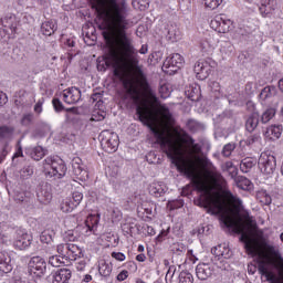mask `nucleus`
<instances>
[{"instance_id":"cd10ccee","label":"nucleus","mask_w":283,"mask_h":283,"mask_svg":"<svg viewBox=\"0 0 283 283\" xmlns=\"http://www.w3.org/2000/svg\"><path fill=\"white\" fill-rule=\"evenodd\" d=\"M60 209L63 213H72V211L76 209V206L72 198H66L61 202Z\"/></svg>"},{"instance_id":"4468645a","label":"nucleus","mask_w":283,"mask_h":283,"mask_svg":"<svg viewBox=\"0 0 283 283\" xmlns=\"http://www.w3.org/2000/svg\"><path fill=\"white\" fill-rule=\"evenodd\" d=\"M195 74L199 81H205L209 77V63L201 61L195 64Z\"/></svg>"},{"instance_id":"3c124183","label":"nucleus","mask_w":283,"mask_h":283,"mask_svg":"<svg viewBox=\"0 0 283 283\" xmlns=\"http://www.w3.org/2000/svg\"><path fill=\"white\" fill-rule=\"evenodd\" d=\"M32 174H34V168H32L31 166H25L21 170L22 178H28V177L32 176Z\"/></svg>"},{"instance_id":"f3484780","label":"nucleus","mask_w":283,"mask_h":283,"mask_svg":"<svg viewBox=\"0 0 283 283\" xmlns=\"http://www.w3.org/2000/svg\"><path fill=\"white\" fill-rule=\"evenodd\" d=\"M72 169L74 176L77 178H85L87 171H85V167L83 166V160L80 157H74L72 160Z\"/></svg>"},{"instance_id":"2f4dec72","label":"nucleus","mask_w":283,"mask_h":283,"mask_svg":"<svg viewBox=\"0 0 283 283\" xmlns=\"http://www.w3.org/2000/svg\"><path fill=\"white\" fill-rule=\"evenodd\" d=\"M98 273L102 277H109V275H112V264L106 263L105 261L101 262Z\"/></svg>"},{"instance_id":"72a5a7b5","label":"nucleus","mask_w":283,"mask_h":283,"mask_svg":"<svg viewBox=\"0 0 283 283\" xmlns=\"http://www.w3.org/2000/svg\"><path fill=\"white\" fill-rule=\"evenodd\" d=\"M85 227L88 231H94V228L98 227V216L90 214L85 220Z\"/></svg>"},{"instance_id":"f257e3e1","label":"nucleus","mask_w":283,"mask_h":283,"mask_svg":"<svg viewBox=\"0 0 283 283\" xmlns=\"http://www.w3.org/2000/svg\"><path fill=\"white\" fill-rule=\"evenodd\" d=\"M178 171L186 176H191L196 189L200 191V197L195 200L197 207H203L207 213L216 216L221 213V220L228 229H233L234 233L241 234V242L250 255H260L262 261L259 264L261 275H264L270 283H283V258L277 256V248L266 240H259L253 233V218L249 214L240 216L242 211V199L231 193L224 192V198L233 208L227 207L220 192L213 185L205 179L196 178L198 164L209 165L211 161L200 157H170Z\"/></svg>"},{"instance_id":"412c9836","label":"nucleus","mask_w":283,"mask_h":283,"mask_svg":"<svg viewBox=\"0 0 283 283\" xmlns=\"http://www.w3.org/2000/svg\"><path fill=\"white\" fill-rule=\"evenodd\" d=\"M265 138L270 140H277L282 136V125H272L266 128L264 133Z\"/></svg>"},{"instance_id":"69168bd1","label":"nucleus","mask_w":283,"mask_h":283,"mask_svg":"<svg viewBox=\"0 0 283 283\" xmlns=\"http://www.w3.org/2000/svg\"><path fill=\"white\" fill-rule=\"evenodd\" d=\"M228 174L230 176V178H237L238 177V168L234 166L233 168H231L230 170H228Z\"/></svg>"},{"instance_id":"dca6fc26","label":"nucleus","mask_w":283,"mask_h":283,"mask_svg":"<svg viewBox=\"0 0 283 283\" xmlns=\"http://www.w3.org/2000/svg\"><path fill=\"white\" fill-rule=\"evenodd\" d=\"M148 191L150 196L155 198H163L164 193H167V186L163 182H153L150 184Z\"/></svg>"},{"instance_id":"e433bc0d","label":"nucleus","mask_w":283,"mask_h":283,"mask_svg":"<svg viewBox=\"0 0 283 283\" xmlns=\"http://www.w3.org/2000/svg\"><path fill=\"white\" fill-rule=\"evenodd\" d=\"M32 120H34V114L27 113L22 115L20 124L22 125V127H30V125H32Z\"/></svg>"},{"instance_id":"bf43d9fd","label":"nucleus","mask_w":283,"mask_h":283,"mask_svg":"<svg viewBox=\"0 0 283 283\" xmlns=\"http://www.w3.org/2000/svg\"><path fill=\"white\" fill-rule=\"evenodd\" d=\"M8 103V95L0 91V107H3Z\"/></svg>"},{"instance_id":"9d476101","label":"nucleus","mask_w":283,"mask_h":283,"mask_svg":"<svg viewBox=\"0 0 283 283\" xmlns=\"http://www.w3.org/2000/svg\"><path fill=\"white\" fill-rule=\"evenodd\" d=\"M82 98L81 88L76 86L69 87L62 92V101L67 105H76Z\"/></svg>"},{"instance_id":"c9c22d12","label":"nucleus","mask_w":283,"mask_h":283,"mask_svg":"<svg viewBox=\"0 0 283 283\" xmlns=\"http://www.w3.org/2000/svg\"><path fill=\"white\" fill-rule=\"evenodd\" d=\"M70 243H61L56 247L57 254L62 260H67Z\"/></svg>"},{"instance_id":"de8ad7c7","label":"nucleus","mask_w":283,"mask_h":283,"mask_svg":"<svg viewBox=\"0 0 283 283\" xmlns=\"http://www.w3.org/2000/svg\"><path fill=\"white\" fill-rule=\"evenodd\" d=\"M211 179L213 180L214 185H224V178L220 172H213L211 175Z\"/></svg>"},{"instance_id":"5fc2aeb1","label":"nucleus","mask_w":283,"mask_h":283,"mask_svg":"<svg viewBox=\"0 0 283 283\" xmlns=\"http://www.w3.org/2000/svg\"><path fill=\"white\" fill-rule=\"evenodd\" d=\"M247 109L250 114H258V111L255 109V103H253L252 101H249L247 103Z\"/></svg>"},{"instance_id":"39448f33","label":"nucleus","mask_w":283,"mask_h":283,"mask_svg":"<svg viewBox=\"0 0 283 283\" xmlns=\"http://www.w3.org/2000/svg\"><path fill=\"white\" fill-rule=\"evenodd\" d=\"M99 138L104 151H107L108 154H114V151L118 149V134L112 133L109 130H103L99 135Z\"/></svg>"},{"instance_id":"8fccbe9b","label":"nucleus","mask_w":283,"mask_h":283,"mask_svg":"<svg viewBox=\"0 0 283 283\" xmlns=\"http://www.w3.org/2000/svg\"><path fill=\"white\" fill-rule=\"evenodd\" d=\"M200 127H202V125L195 119L188 120V128L190 129V132H198Z\"/></svg>"},{"instance_id":"09e8293b","label":"nucleus","mask_w":283,"mask_h":283,"mask_svg":"<svg viewBox=\"0 0 283 283\" xmlns=\"http://www.w3.org/2000/svg\"><path fill=\"white\" fill-rule=\"evenodd\" d=\"M52 104L55 112H63V109H65V107L63 106V102L59 98H53Z\"/></svg>"},{"instance_id":"4be33fe9","label":"nucleus","mask_w":283,"mask_h":283,"mask_svg":"<svg viewBox=\"0 0 283 283\" xmlns=\"http://www.w3.org/2000/svg\"><path fill=\"white\" fill-rule=\"evenodd\" d=\"M72 277V271L69 269H61L59 270L53 279V283H67Z\"/></svg>"},{"instance_id":"6ab92c4d","label":"nucleus","mask_w":283,"mask_h":283,"mask_svg":"<svg viewBox=\"0 0 283 283\" xmlns=\"http://www.w3.org/2000/svg\"><path fill=\"white\" fill-rule=\"evenodd\" d=\"M36 196L41 205H50V202H52V192L48 189V186L40 188Z\"/></svg>"},{"instance_id":"58836bf2","label":"nucleus","mask_w":283,"mask_h":283,"mask_svg":"<svg viewBox=\"0 0 283 283\" xmlns=\"http://www.w3.org/2000/svg\"><path fill=\"white\" fill-rule=\"evenodd\" d=\"M272 97H273V90L271 88V86L264 87L259 95V98L261 101H269V98H272Z\"/></svg>"},{"instance_id":"4d7b16f0","label":"nucleus","mask_w":283,"mask_h":283,"mask_svg":"<svg viewBox=\"0 0 283 283\" xmlns=\"http://www.w3.org/2000/svg\"><path fill=\"white\" fill-rule=\"evenodd\" d=\"M34 112L35 114H41L43 112V101H38L34 105Z\"/></svg>"},{"instance_id":"774afa93","label":"nucleus","mask_w":283,"mask_h":283,"mask_svg":"<svg viewBox=\"0 0 283 283\" xmlns=\"http://www.w3.org/2000/svg\"><path fill=\"white\" fill-rule=\"evenodd\" d=\"M188 258H189L190 262H192V264H196L198 261V259L193 255V250L188 251Z\"/></svg>"},{"instance_id":"423d86ee","label":"nucleus","mask_w":283,"mask_h":283,"mask_svg":"<svg viewBox=\"0 0 283 283\" xmlns=\"http://www.w3.org/2000/svg\"><path fill=\"white\" fill-rule=\"evenodd\" d=\"M1 23L4 34H7L8 39H10V36H14V33L17 30H19L21 19L15 14L8 13L1 19Z\"/></svg>"},{"instance_id":"13d9d810","label":"nucleus","mask_w":283,"mask_h":283,"mask_svg":"<svg viewBox=\"0 0 283 283\" xmlns=\"http://www.w3.org/2000/svg\"><path fill=\"white\" fill-rule=\"evenodd\" d=\"M91 120H94L95 123H98L101 120H105V115L103 114H93L91 117Z\"/></svg>"},{"instance_id":"052dcab7","label":"nucleus","mask_w":283,"mask_h":283,"mask_svg":"<svg viewBox=\"0 0 283 283\" xmlns=\"http://www.w3.org/2000/svg\"><path fill=\"white\" fill-rule=\"evenodd\" d=\"M201 48L205 52H209V50H211V42L209 41H202L201 42Z\"/></svg>"},{"instance_id":"4c0bfd02","label":"nucleus","mask_w":283,"mask_h":283,"mask_svg":"<svg viewBox=\"0 0 283 283\" xmlns=\"http://www.w3.org/2000/svg\"><path fill=\"white\" fill-rule=\"evenodd\" d=\"M211 252L217 255V258H231V255L229 254V249H226L224 251H222V245H218L216 248H213L211 250Z\"/></svg>"},{"instance_id":"6e6552de","label":"nucleus","mask_w":283,"mask_h":283,"mask_svg":"<svg viewBox=\"0 0 283 283\" xmlns=\"http://www.w3.org/2000/svg\"><path fill=\"white\" fill-rule=\"evenodd\" d=\"M48 269V263H45V259L41 256H33L29 261V273L31 275H36V277H41L45 270Z\"/></svg>"},{"instance_id":"20e7f679","label":"nucleus","mask_w":283,"mask_h":283,"mask_svg":"<svg viewBox=\"0 0 283 283\" xmlns=\"http://www.w3.org/2000/svg\"><path fill=\"white\" fill-rule=\"evenodd\" d=\"M258 165L261 174H264V176H273L277 167V161L275 160V156L269 151H264L261 153Z\"/></svg>"},{"instance_id":"ea45409f","label":"nucleus","mask_w":283,"mask_h":283,"mask_svg":"<svg viewBox=\"0 0 283 283\" xmlns=\"http://www.w3.org/2000/svg\"><path fill=\"white\" fill-rule=\"evenodd\" d=\"M171 251L175 255H185L187 247H185L182 243H174L171 247Z\"/></svg>"},{"instance_id":"f704fd0d","label":"nucleus","mask_w":283,"mask_h":283,"mask_svg":"<svg viewBox=\"0 0 283 283\" xmlns=\"http://www.w3.org/2000/svg\"><path fill=\"white\" fill-rule=\"evenodd\" d=\"M40 240L44 244H51L54 241V231L44 230L40 235Z\"/></svg>"},{"instance_id":"a18cd8bd","label":"nucleus","mask_w":283,"mask_h":283,"mask_svg":"<svg viewBox=\"0 0 283 283\" xmlns=\"http://www.w3.org/2000/svg\"><path fill=\"white\" fill-rule=\"evenodd\" d=\"M49 264H51V266L59 268L61 266V264H63V261H61L60 255L52 254L51 256H49Z\"/></svg>"},{"instance_id":"ddd939ff","label":"nucleus","mask_w":283,"mask_h":283,"mask_svg":"<svg viewBox=\"0 0 283 283\" xmlns=\"http://www.w3.org/2000/svg\"><path fill=\"white\" fill-rule=\"evenodd\" d=\"M214 271L216 269L211 263H199L196 266V275L198 280H201L202 282H205V280H209V277L213 275Z\"/></svg>"},{"instance_id":"2eb2a0df","label":"nucleus","mask_w":283,"mask_h":283,"mask_svg":"<svg viewBox=\"0 0 283 283\" xmlns=\"http://www.w3.org/2000/svg\"><path fill=\"white\" fill-rule=\"evenodd\" d=\"M166 39L170 41V43H176L180 39V30L174 23L167 24L165 28Z\"/></svg>"},{"instance_id":"f03ea898","label":"nucleus","mask_w":283,"mask_h":283,"mask_svg":"<svg viewBox=\"0 0 283 283\" xmlns=\"http://www.w3.org/2000/svg\"><path fill=\"white\" fill-rule=\"evenodd\" d=\"M95 10L104 15L107 25V31L103 32L108 48L106 65L113 67L114 76L117 78H125L129 72L136 81L145 83V73L139 64L138 51L134 48V40L127 33V30L134 25V22L127 19V3L116 0H108L105 3L104 0H97Z\"/></svg>"},{"instance_id":"9b49d317","label":"nucleus","mask_w":283,"mask_h":283,"mask_svg":"<svg viewBox=\"0 0 283 283\" xmlns=\"http://www.w3.org/2000/svg\"><path fill=\"white\" fill-rule=\"evenodd\" d=\"M32 244V234H29L28 232H24L22 230L17 231V238L13 242L14 249H18V251H25V249H29Z\"/></svg>"},{"instance_id":"0eeeda50","label":"nucleus","mask_w":283,"mask_h":283,"mask_svg":"<svg viewBox=\"0 0 283 283\" xmlns=\"http://www.w3.org/2000/svg\"><path fill=\"white\" fill-rule=\"evenodd\" d=\"M185 65V57L180 53H175L171 56L167 57L164 62V70H167V74H176L180 67Z\"/></svg>"},{"instance_id":"7ed1b4c3","label":"nucleus","mask_w":283,"mask_h":283,"mask_svg":"<svg viewBox=\"0 0 283 283\" xmlns=\"http://www.w3.org/2000/svg\"><path fill=\"white\" fill-rule=\"evenodd\" d=\"M44 174L50 178L60 179L67 174V166L59 156L46 157L44 160Z\"/></svg>"},{"instance_id":"e2e57ef3","label":"nucleus","mask_w":283,"mask_h":283,"mask_svg":"<svg viewBox=\"0 0 283 283\" xmlns=\"http://www.w3.org/2000/svg\"><path fill=\"white\" fill-rule=\"evenodd\" d=\"M64 43L67 48H74L76 45V40L74 38L66 39Z\"/></svg>"},{"instance_id":"680f3d73","label":"nucleus","mask_w":283,"mask_h":283,"mask_svg":"<svg viewBox=\"0 0 283 283\" xmlns=\"http://www.w3.org/2000/svg\"><path fill=\"white\" fill-rule=\"evenodd\" d=\"M260 140V136L258 135H252L247 139L248 145H253V143H258Z\"/></svg>"},{"instance_id":"37998d69","label":"nucleus","mask_w":283,"mask_h":283,"mask_svg":"<svg viewBox=\"0 0 283 283\" xmlns=\"http://www.w3.org/2000/svg\"><path fill=\"white\" fill-rule=\"evenodd\" d=\"M200 88H198L197 86H189L186 90V96H188V98H190V101H196V96H198V91Z\"/></svg>"},{"instance_id":"7c9ffc66","label":"nucleus","mask_w":283,"mask_h":283,"mask_svg":"<svg viewBox=\"0 0 283 283\" xmlns=\"http://www.w3.org/2000/svg\"><path fill=\"white\" fill-rule=\"evenodd\" d=\"M275 117V108H266L262 114H261V123L263 125H266V123H270L271 120H273V118Z\"/></svg>"},{"instance_id":"b1692460","label":"nucleus","mask_w":283,"mask_h":283,"mask_svg":"<svg viewBox=\"0 0 283 283\" xmlns=\"http://www.w3.org/2000/svg\"><path fill=\"white\" fill-rule=\"evenodd\" d=\"M14 138V127L12 126H0V140L8 143Z\"/></svg>"},{"instance_id":"338daca9","label":"nucleus","mask_w":283,"mask_h":283,"mask_svg":"<svg viewBox=\"0 0 283 283\" xmlns=\"http://www.w3.org/2000/svg\"><path fill=\"white\" fill-rule=\"evenodd\" d=\"M176 275V265H170L168 269V277L171 280Z\"/></svg>"},{"instance_id":"a211bd4d","label":"nucleus","mask_w":283,"mask_h":283,"mask_svg":"<svg viewBox=\"0 0 283 283\" xmlns=\"http://www.w3.org/2000/svg\"><path fill=\"white\" fill-rule=\"evenodd\" d=\"M260 124V114L259 113H251L245 118V129L247 132H255L258 125Z\"/></svg>"},{"instance_id":"a19ab883","label":"nucleus","mask_w":283,"mask_h":283,"mask_svg":"<svg viewBox=\"0 0 283 283\" xmlns=\"http://www.w3.org/2000/svg\"><path fill=\"white\" fill-rule=\"evenodd\" d=\"M222 1L224 0H205V6L208 10H217L222 6Z\"/></svg>"},{"instance_id":"49530a36","label":"nucleus","mask_w":283,"mask_h":283,"mask_svg":"<svg viewBox=\"0 0 283 283\" xmlns=\"http://www.w3.org/2000/svg\"><path fill=\"white\" fill-rule=\"evenodd\" d=\"M71 200H73L75 207H78V205H81V201L83 200V195L80 191H75L73 192Z\"/></svg>"},{"instance_id":"a878e982","label":"nucleus","mask_w":283,"mask_h":283,"mask_svg":"<svg viewBox=\"0 0 283 283\" xmlns=\"http://www.w3.org/2000/svg\"><path fill=\"white\" fill-rule=\"evenodd\" d=\"M255 167V159L248 157L240 163V169L243 174H249Z\"/></svg>"},{"instance_id":"c756f323","label":"nucleus","mask_w":283,"mask_h":283,"mask_svg":"<svg viewBox=\"0 0 283 283\" xmlns=\"http://www.w3.org/2000/svg\"><path fill=\"white\" fill-rule=\"evenodd\" d=\"M256 199L259 200V202H261V205H265V206H269L271 205V202H273L271 195L266 192V190H259L256 192Z\"/></svg>"},{"instance_id":"f8f14e48","label":"nucleus","mask_w":283,"mask_h":283,"mask_svg":"<svg viewBox=\"0 0 283 283\" xmlns=\"http://www.w3.org/2000/svg\"><path fill=\"white\" fill-rule=\"evenodd\" d=\"M260 3L259 12L263 19L271 17L280 8L279 0H261Z\"/></svg>"},{"instance_id":"c03bdc74","label":"nucleus","mask_w":283,"mask_h":283,"mask_svg":"<svg viewBox=\"0 0 283 283\" xmlns=\"http://www.w3.org/2000/svg\"><path fill=\"white\" fill-rule=\"evenodd\" d=\"M234 149H235V144L233 143L226 144L222 149V155L226 158H229V156H231Z\"/></svg>"},{"instance_id":"864d4df0","label":"nucleus","mask_w":283,"mask_h":283,"mask_svg":"<svg viewBox=\"0 0 283 283\" xmlns=\"http://www.w3.org/2000/svg\"><path fill=\"white\" fill-rule=\"evenodd\" d=\"M112 258H114L118 262H125V254L123 252H113Z\"/></svg>"},{"instance_id":"79ce46f5","label":"nucleus","mask_w":283,"mask_h":283,"mask_svg":"<svg viewBox=\"0 0 283 283\" xmlns=\"http://www.w3.org/2000/svg\"><path fill=\"white\" fill-rule=\"evenodd\" d=\"M179 283H193V275L189 272H180Z\"/></svg>"},{"instance_id":"c85d7f7f","label":"nucleus","mask_w":283,"mask_h":283,"mask_svg":"<svg viewBox=\"0 0 283 283\" xmlns=\"http://www.w3.org/2000/svg\"><path fill=\"white\" fill-rule=\"evenodd\" d=\"M29 154L33 160H41L45 156V149L41 146L31 147Z\"/></svg>"},{"instance_id":"0e129e2a","label":"nucleus","mask_w":283,"mask_h":283,"mask_svg":"<svg viewBox=\"0 0 283 283\" xmlns=\"http://www.w3.org/2000/svg\"><path fill=\"white\" fill-rule=\"evenodd\" d=\"M14 158H23V148H21L20 145H18V149H17L15 154L13 155V159Z\"/></svg>"},{"instance_id":"473e14b6","label":"nucleus","mask_w":283,"mask_h":283,"mask_svg":"<svg viewBox=\"0 0 283 283\" xmlns=\"http://www.w3.org/2000/svg\"><path fill=\"white\" fill-rule=\"evenodd\" d=\"M237 186L243 191H249V189L253 188V184L247 177H238Z\"/></svg>"},{"instance_id":"393cba45","label":"nucleus","mask_w":283,"mask_h":283,"mask_svg":"<svg viewBox=\"0 0 283 283\" xmlns=\"http://www.w3.org/2000/svg\"><path fill=\"white\" fill-rule=\"evenodd\" d=\"M219 51L223 60L229 59L233 54V44L227 41L221 42Z\"/></svg>"},{"instance_id":"1a4fd4ad","label":"nucleus","mask_w":283,"mask_h":283,"mask_svg":"<svg viewBox=\"0 0 283 283\" xmlns=\"http://www.w3.org/2000/svg\"><path fill=\"white\" fill-rule=\"evenodd\" d=\"M231 25H233V22L227 18H223L222 15H217L210 21V28L220 34H227V32L231 30Z\"/></svg>"},{"instance_id":"603ef678","label":"nucleus","mask_w":283,"mask_h":283,"mask_svg":"<svg viewBox=\"0 0 283 283\" xmlns=\"http://www.w3.org/2000/svg\"><path fill=\"white\" fill-rule=\"evenodd\" d=\"M129 277V272L127 270H123L118 275H117V281L118 282H125Z\"/></svg>"},{"instance_id":"bb28decb","label":"nucleus","mask_w":283,"mask_h":283,"mask_svg":"<svg viewBox=\"0 0 283 283\" xmlns=\"http://www.w3.org/2000/svg\"><path fill=\"white\" fill-rule=\"evenodd\" d=\"M56 31V24L52 21H46L42 23L41 25V32L44 34V36H52L54 32Z\"/></svg>"},{"instance_id":"5701e85b","label":"nucleus","mask_w":283,"mask_h":283,"mask_svg":"<svg viewBox=\"0 0 283 283\" xmlns=\"http://www.w3.org/2000/svg\"><path fill=\"white\" fill-rule=\"evenodd\" d=\"M80 258H83V250L74 243H69V253L66 260L75 262V260H78Z\"/></svg>"},{"instance_id":"aec40b11","label":"nucleus","mask_w":283,"mask_h":283,"mask_svg":"<svg viewBox=\"0 0 283 283\" xmlns=\"http://www.w3.org/2000/svg\"><path fill=\"white\" fill-rule=\"evenodd\" d=\"M12 259L6 252H0V271L2 273H10L12 271Z\"/></svg>"},{"instance_id":"6e6d98bb","label":"nucleus","mask_w":283,"mask_h":283,"mask_svg":"<svg viewBox=\"0 0 283 283\" xmlns=\"http://www.w3.org/2000/svg\"><path fill=\"white\" fill-rule=\"evenodd\" d=\"M245 92H248V94H253V92H255V84L253 82H248L245 84Z\"/></svg>"}]
</instances>
